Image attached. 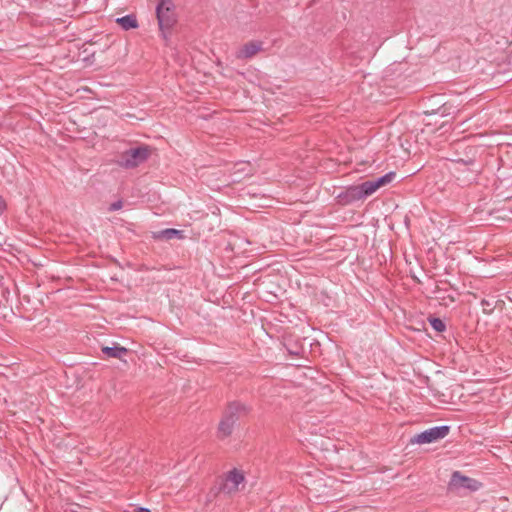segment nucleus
Segmentation results:
<instances>
[{
  "instance_id": "nucleus-8",
  "label": "nucleus",
  "mask_w": 512,
  "mask_h": 512,
  "mask_svg": "<svg viewBox=\"0 0 512 512\" xmlns=\"http://www.w3.org/2000/svg\"><path fill=\"white\" fill-rule=\"evenodd\" d=\"M262 48L261 42L251 41L243 45L237 52L236 58L249 59L256 55Z\"/></svg>"
},
{
  "instance_id": "nucleus-19",
  "label": "nucleus",
  "mask_w": 512,
  "mask_h": 512,
  "mask_svg": "<svg viewBox=\"0 0 512 512\" xmlns=\"http://www.w3.org/2000/svg\"><path fill=\"white\" fill-rule=\"evenodd\" d=\"M492 309H490L489 311L486 310V308L483 309V312L484 313H491Z\"/></svg>"
},
{
  "instance_id": "nucleus-10",
  "label": "nucleus",
  "mask_w": 512,
  "mask_h": 512,
  "mask_svg": "<svg viewBox=\"0 0 512 512\" xmlns=\"http://www.w3.org/2000/svg\"><path fill=\"white\" fill-rule=\"evenodd\" d=\"M154 239L160 240H171L174 238L183 239L184 232L182 230H177L174 228H167L153 233Z\"/></svg>"
},
{
  "instance_id": "nucleus-15",
  "label": "nucleus",
  "mask_w": 512,
  "mask_h": 512,
  "mask_svg": "<svg viewBox=\"0 0 512 512\" xmlns=\"http://www.w3.org/2000/svg\"><path fill=\"white\" fill-rule=\"evenodd\" d=\"M123 207V203L122 201L118 200L116 202H113L110 206H109V211L113 212V211H117V210H120L121 208Z\"/></svg>"
},
{
  "instance_id": "nucleus-7",
  "label": "nucleus",
  "mask_w": 512,
  "mask_h": 512,
  "mask_svg": "<svg viewBox=\"0 0 512 512\" xmlns=\"http://www.w3.org/2000/svg\"><path fill=\"white\" fill-rule=\"evenodd\" d=\"M248 412L249 408L245 404L234 401L227 406L223 413V416L225 418H228L232 422V424L236 425L240 418L246 416Z\"/></svg>"
},
{
  "instance_id": "nucleus-3",
  "label": "nucleus",
  "mask_w": 512,
  "mask_h": 512,
  "mask_svg": "<svg viewBox=\"0 0 512 512\" xmlns=\"http://www.w3.org/2000/svg\"><path fill=\"white\" fill-rule=\"evenodd\" d=\"M156 15L160 29L168 30L176 22L172 0H160L156 7Z\"/></svg>"
},
{
  "instance_id": "nucleus-9",
  "label": "nucleus",
  "mask_w": 512,
  "mask_h": 512,
  "mask_svg": "<svg viewBox=\"0 0 512 512\" xmlns=\"http://www.w3.org/2000/svg\"><path fill=\"white\" fill-rule=\"evenodd\" d=\"M396 174L394 172H389L375 180H368L365 181L366 189L368 190V193L372 195L377 189H379L382 186H385L386 184L393 181Z\"/></svg>"
},
{
  "instance_id": "nucleus-18",
  "label": "nucleus",
  "mask_w": 512,
  "mask_h": 512,
  "mask_svg": "<svg viewBox=\"0 0 512 512\" xmlns=\"http://www.w3.org/2000/svg\"><path fill=\"white\" fill-rule=\"evenodd\" d=\"M481 305H482L483 307H488V306H490V302H489L488 300L483 299V300L481 301Z\"/></svg>"
},
{
  "instance_id": "nucleus-6",
  "label": "nucleus",
  "mask_w": 512,
  "mask_h": 512,
  "mask_svg": "<svg viewBox=\"0 0 512 512\" xmlns=\"http://www.w3.org/2000/svg\"><path fill=\"white\" fill-rule=\"evenodd\" d=\"M449 486L454 489H468L470 491H476L480 488L481 484L477 480L466 477L460 472L455 471L451 476Z\"/></svg>"
},
{
  "instance_id": "nucleus-2",
  "label": "nucleus",
  "mask_w": 512,
  "mask_h": 512,
  "mask_svg": "<svg viewBox=\"0 0 512 512\" xmlns=\"http://www.w3.org/2000/svg\"><path fill=\"white\" fill-rule=\"evenodd\" d=\"M368 196H370V194L366 189L365 182H363L359 185H352L345 188L336 196V199L341 205H351L357 201L364 200Z\"/></svg>"
},
{
  "instance_id": "nucleus-1",
  "label": "nucleus",
  "mask_w": 512,
  "mask_h": 512,
  "mask_svg": "<svg viewBox=\"0 0 512 512\" xmlns=\"http://www.w3.org/2000/svg\"><path fill=\"white\" fill-rule=\"evenodd\" d=\"M150 155V149L147 146H138L122 153L119 161L120 166L124 168H134L145 162Z\"/></svg>"
},
{
  "instance_id": "nucleus-13",
  "label": "nucleus",
  "mask_w": 512,
  "mask_h": 512,
  "mask_svg": "<svg viewBox=\"0 0 512 512\" xmlns=\"http://www.w3.org/2000/svg\"><path fill=\"white\" fill-rule=\"evenodd\" d=\"M116 23L119 24L124 30L135 29L138 27V21L134 14H128L123 17L116 19Z\"/></svg>"
},
{
  "instance_id": "nucleus-11",
  "label": "nucleus",
  "mask_w": 512,
  "mask_h": 512,
  "mask_svg": "<svg viewBox=\"0 0 512 512\" xmlns=\"http://www.w3.org/2000/svg\"><path fill=\"white\" fill-rule=\"evenodd\" d=\"M103 354H105L109 358L122 359L128 353V349L120 346L119 344H115L114 346H103L101 348Z\"/></svg>"
},
{
  "instance_id": "nucleus-4",
  "label": "nucleus",
  "mask_w": 512,
  "mask_h": 512,
  "mask_svg": "<svg viewBox=\"0 0 512 512\" xmlns=\"http://www.w3.org/2000/svg\"><path fill=\"white\" fill-rule=\"evenodd\" d=\"M450 431V427L448 425L435 426L430 429H427L419 434H416L412 439L411 443L416 444H428L436 442L440 439L445 438Z\"/></svg>"
},
{
  "instance_id": "nucleus-17",
  "label": "nucleus",
  "mask_w": 512,
  "mask_h": 512,
  "mask_svg": "<svg viewBox=\"0 0 512 512\" xmlns=\"http://www.w3.org/2000/svg\"><path fill=\"white\" fill-rule=\"evenodd\" d=\"M137 512H150V510L146 507H138L135 509Z\"/></svg>"
},
{
  "instance_id": "nucleus-16",
  "label": "nucleus",
  "mask_w": 512,
  "mask_h": 512,
  "mask_svg": "<svg viewBox=\"0 0 512 512\" xmlns=\"http://www.w3.org/2000/svg\"><path fill=\"white\" fill-rule=\"evenodd\" d=\"M239 166H241V167L237 170V172L234 173V175H235V177L233 178L234 182L240 181V177H236V174L239 172H245L246 168L248 167V164L240 163Z\"/></svg>"
},
{
  "instance_id": "nucleus-12",
  "label": "nucleus",
  "mask_w": 512,
  "mask_h": 512,
  "mask_svg": "<svg viewBox=\"0 0 512 512\" xmlns=\"http://www.w3.org/2000/svg\"><path fill=\"white\" fill-rule=\"evenodd\" d=\"M234 427L235 425L232 424L228 418L222 416L217 428V438L222 440L229 437L232 434Z\"/></svg>"
},
{
  "instance_id": "nucleus-5",
  "label": "nucleus",
  "mask_w": 512,
  "mask_h": 512,
  "mask_svg": "<svg viewBox=\"0 0 512 512\" xmlns=\"http://www.w3.org/2000/svg\"><path fill=\"white\" fill-rule=\"evenodd\" d=\"M245 480L243 473L237 469L229 471L223 479L219 491L225 494H232L239 491V485Z\"/></svg>"
},
{
  "instance_id": "nucleus-14",
  "label": "nucleus",
  "mask_w": 512,
  "mask_h": 512,
  "mask_svg": "<svg viewBox=\"0 0 512 512\" xmlns=\"http://www.w3.org/2000/svg\"><path fill=\"white\" fill-rule=\"evenodd\" d=\"M428 321L431 325V327L437 331V332H444L446 329L445 323L440 319L436 317H429Z\"/></svg>"
}]
</instances>
